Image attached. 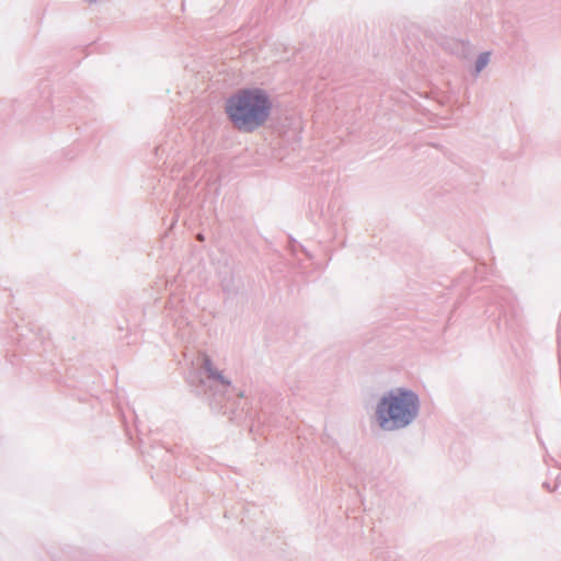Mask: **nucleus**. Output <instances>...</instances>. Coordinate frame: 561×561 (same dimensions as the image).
<instances>
[{
  "label": "nucleus",
  "mask_w": 561,
  "mask_h": 561,
  "mask_svg": "<svg viewBox=\"0 0 561 561\" xmlns=\"http://www.w3.org/2000/svg\"><path fill=\"white\" fill-rule=\"evenodd\" d=\"M272 101L268 94L257 88L241 89L228 98L225 112L232 126L244 133H252L268 119Z\"/></svg>",
  "instance_id": "obj_1"
},
{
  "label": "nucleus",
  "mask_w": 561,
  "mask_h": 561,
  "mask_svg": "<svg viewBox=\"0 0 561 561\" xmlns=\"http://www.w3.org/2000/svg\"><path fill=\"white\" fill-rule=\"evenodd\" d=\"M488 62H489V54L481 55L477 61V70L478 71L482 70L486 66Z\"/></svg>",
  "instance_id": "obj_3"
},
{
  "label": "nucleus",
  "mask_w": 561,
  "mask_h": 561,
  "mask_svg": "<svg viewBox=\"0 0 561 561\" xmlns=\"http://www.w3.org/2000/svg\"><path fill=\"white\" fill-rule=\"evenodd\" d=\"M417 413V398L412 391L397 389L385 396L377 405L379 426L393 431L407 426Z\"/></svg>",
  "instance_id": "obj_2"
}]
</instances>
